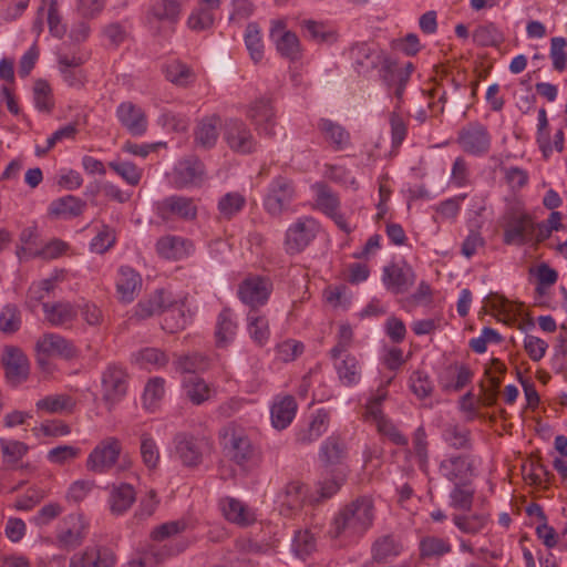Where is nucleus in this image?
I'll list each match as a JSON object with an SVG mask.
<instances>
[{"label":"nucleus","mask_w":567,"mask_h":567,"mask_svg":"<svg viewBox=\"0 0 567 567\" xmlns=\"http://www.w3.org/2000/svg\"><path fill=\"white\" fill-rule=\"evenodd\" d=\"M334 369L340 382L346 386H354L361 380L362 368L359 360L349 353L334 360Z\"/></svg>","instance_id":"nucleus-41"},{"label":"nucleus","mask_w":567,"mask_h":567,"mask_svg":"<svg viewBox=\"0 0 567 567\" xmlns=\"http://www.w3.org/2000/svg\"><path fill=\"white\" fill-rule=\"evenodd\" d=\"M140 453L143 464L148 470L157 468L161 460V453L156 441L148 433L141 435Z\"/></svg>","instance_id":"nucleus-60"},{"label":"nucleus","mask_w":567,"mask_h":567,"mask_svg":"<svg viewBox=\"0 0 567 567\" xmlns=\"http://www.w3.org/2000/svg\"><path fill=\"white\" fill-rule=\"evenodd\" d=\"M86 203L73 195H65L51 202L49 215L58 219H72L83 214Z\"/></svg>","instance_id":"nucleus-35"},{"label":"nucleus","mask_w":567,"mask_h":567,"mask_svg":"<svg viewBox=\"0 0 567 567\" xmlns=\"http://www.w3.org/2000/svg\"><path fill=\"white\" fill-rule=\"evenodd\" d=\"M472 373L466 367L450 368L440 378V384L445 390L458 391L471 382Z\"/></svg>","instance_id":"nucleus-54"},{"label":"nucleus","mask_w":567,"mask_h":567,"mask_svg":"<svg viewBox=\"0 0 567 567\" xmlns=\"http://www.w3.org/2000/svg\"><path fill=\"white\" fill-rule=\"evenodd\" d=\"M175 453L186 466H196L202 461V450L197 440L185 433L174 437Z\"/></svg>","instance_id":"nucleus-37"},{"label":"nucleus","mask_w":567,"mask_h":567,"mask_svg":"<svg viewBox=\"0 0 567 567\" xmlns=\"http://www.w3.org/2000/svg\"><path fill=\"white\" fill-rule=\"evenodd\" d=\"M87 530L89 523L82 514H70L58 526L55 534L56 546L65 550L76 548L85 539Z\"/></svg>","instance_id":"nucleus-8"},{"label":"nucleus","mask_w":567,"mask_h":567,"mask_svg":"<svg viewBox=\"0 0 567 567\" xmlns=\"http://www.w3.org/2000/svg\"><path fill=\"white\" fill-rule=\"evenodd\" d=\"M302 29L308 37L318 43H333L337 41V32L329 25L315 20H305Z\"/></svg>","instance_id":"nucleus-58"},{"label":"nucleus","mask_w":567,"mask_h":567,"mask_svg":"<svg viewBox=\"0 0 567 567\" xmlns=\"http://www.w3.org/2000/svg\"><path fill=\"white\" fill-rule=\"evenodd\" d=\"M109 167L131 186L138 185L142 179L143 169L131 162L115 159L109 163Z\"/></svg>","instance_id":"nucleus-63"},{"label":"nucleus","mask_w":567,"mask_h":567,"mask_svg":"<svg viewBox=\"0 0 567 567\" xmlns=\"http://www.w3.org/2000/svg\"><path fill=\"white\" fill-rule=\"evenodd\" d=\"M330 412L326 409L316 410L308 425L297 432V442L301 444H311L321 437L329 429Z\"/></svg>","instance_id":"nucleus-30"},{"label":"nucleus","mask_w":567,"mask_h":567,"mask_svg":"<svg viewBox=\"0 0 567 567\" xmlns=\"http://www.w3.org/2000/svg\"><path fill=\"white\" fill-rule=\"evenodd\" d=\"M126 388L125 371L118 365L110 364L102 374L103 399L114 404L125 395Z\"/></svg>","instance_id":"nucleus-22"},{"label":"nucleus","mask_w":567,"mask_h":567,"mask_svg":"<svg viewBox=\"0 0 567 567\" xmlns=\"http://www.w3.org/2000/svg\"><path fill=\"white\" fill-rule=\"evenodd\" d=\"M158 215L164 220L174 218L185 221L194 220L197 216V205L193 198L172 195L157 204Z\"/></svg>","instance_id":"nucleus-16"},{"label":"nucleus","mask_w":567,"mask_h":567,"mask_svg":"<svg viewBox=\"0 0 567 567\" xmlns=\"http://www.w3.org/2000/svg\"><path fill=\"white\" fill-rule=\"evenodd\" d=\"M185 396L195 405L208 401L215 393L214 388L198 374L185 375L182 380Z\"/></svg>","instance_id":"nucleus-36"},{"label":"nucleus","mask_w":567,"mask_h":567,"mask_svg":"<svg viewBox=\"0 0 567 567\" xmlns=\"http://www.w3.org/2000/svg\"><path fill=\"white\" fill-rule=\"evenodd\" d=\"M348 473L347 466L324 468L322 477L318 483L321 497L330 498L333 496L346 482Z\"/></svg>","instance_id":"nucleus-46"},{"label":"nucleus","mask_w":567,"mask_h":567,"mask_svg":"<svg viewBox=\"0 0 567 567\" xmlns=\"http://www.w3.org/2000/svg\"><path fill=\"white\" fill-rule=\"evenodd\" d=\"M413 455L419 468L423 473L429 472L430 456L427 450L426 432L423 426H419L413 435Z\"/></svg>","instance_id":"nucleus-62"},{"label":"nucleus","mask_w":567,"mask_h":567,"mask_svg":"<svg viewBox=\"0 0 567 567\" xmlns=\"http://www.w3.org/2000/svg\"><path fill=\"white\" fill-rule=\"evenodd\" d=\"M165 395V380L161 377L151 378L144 389V406L154 411Z\"/></svg>","instance_id":"nucleus-59"},{"label":"nucleus","mask_w":567,"mask_h":567,"mask_svg":"<svg viewBox=\"0 0 567 567\" xmlns=\"http://www.w3.org/2000/svg\"><path fill=\"white\" fill-rule=\"evenodd\" d=\"M136 501V492L128 483L113 484L110 487L107 504L114 515L125 514Z\"/></svg>","instance_id":"nucleus-31"},{"label":"nucleus","mask_w":567,"mask_h":567,"mask_svg":"<svg viewBox=\"0 0 567 567\" xmlns=\"http://www.w3.org/2000/svg\"><path fill=\"white\" fill-rule=\"evenodd\" d=\"M187 528L184 519L164 523L157 526L151 534L152 539L157 543L141 555L137 560L130 563V567H158L159 561L168 556L184 551L190 544L186 538L176 539L175 536Z\"/></svg>","instance_id":"nucleus-2"},{"label":"nucleus","mask_w":567,"mask_h":567,"mask_svg":"<svg viewBox=\"0 0 567 567\" xmlns=\"http://www.w3.org/2000/svg\"><path fill=\"white\" fill-rule=\"evenodd\" d=\"M415 279L413 268L405 260L391 262L382 269V284L393 295L408 292Z\"/></svg>","instance_id":"nucleus-11"},{"label":"nucleus","mask_w":567,"mask_h":567,"mask_svg":"<svg viewBox=\"0 0 567 567\" xmlns=\"http://www.w3.org/2000/svg\"><path fill=\"white\" fill-rule=\"evenodd\" d=\"M246 196L241 192L233 190L221 195L217 202L218 218L230 220L239 215L246 207Z\"/></svg>","instance_id":"nucleus-44"},{"label":"nucleus","mask_w":567,"mask_h":567,"mask_svg":"<svg viewBox=\"0 0 567 567\" xmlns=\"http://www.w3.org/2000/svg\"><path fill=\"white\" fill-rule=\"evenodd\" d=\"M78 308L69 301L43 303L45 320L54 327H69L78 317Z\"/></svg>","instance_id":"nucleus-34"},{"label":"nucleus","mask_w":567,"mask_h":567,"mask_svg":"<svg viewBox=\"0 0 567 567\" xmlns=\"http://www.w3.org/2000/svg\"><path fill=\"white\" fill-rule=\"evenodd\" d=\"M35 350L38 364L44 371L50 369L49 358L51 357L70 360L78 355V349L74 343L58 333H45L42 336L37 342Z\"/></svg>","instance_id":"nucleus-6"},{"label":"nucleus","mask_w":567,"mask_h":567,"mask_svg":"<svg viewBox=\"0 0 567 567\" xmlns=\"http://www.w3.org/2000/svg\"><path fill=\"white\" fill-rule=\"evenodd\" d=\"M349 56L352 61V66L359 74H367L374 70L380 61V52L372 45L365 42L357 43L350 48Z\"/></svg>","instance_id":"nucleus-28"},{"label":"nucleus","mask_w":567,"mask_h":567,"mask_svg":"<svg viewBox=\"0 0 567 567\" xmlns=\"http://www.w3.org/2000/svg\"><path fill=\"white\" fill-rule=\"evenodd\" d=\"M457 144L464 153L483 157L491 151L492 135L484 124L471 122L460 130Z\"/></svg>","instance_id":"nucleus-7"},{"label":"nucleus","mask_w":567,"mask_h":567,"mask_svg":"<svg viewBox=\"0 0 567 567\" xmlns=\"http://www.w3.org/2000/svg\"><path fill=\"white\" fill-rule=\"evenodd\" d=\"M321 230L320 223L311 216L298 217L285 233L284 248L288 255L302 252Z\"/></svg>","instance_id":"nucleus-3"},{"label":"nucleus","mask_w":567,"mask_h":567,"mask_svg":"<svg viewBox=\"0 0 567 567\" xmlns=\"http://www.w3.org/2000/svg\"><path fill=\"white\" fill-rule=\"evenodd\" d=\"M120 124L133 136H143L147 131V117L144 110L130 102H121L115 111Z\"/></svg>","instance_id":"nucleus-17"},{"label":"nucleus","mask_w":567,"mask_h":567,"mask_svg":"<svg viewBox=\"0 0 567 567\" xmlns=\"http://www.w3.org/2000/svg\"><path fill=\"white\" fill-rule=\"evenodd\" d=\"M452 549L449 540L435 536L424 537L420 543V553L424 558L441 557Z\"/></svg>","instance_id":"nucleus-64"},{"label":"nucleus","mask_w":567,"mask_h":567,"mask_svg":"<svg viewBox=\"0 0 567 567\" xmlns=\"http://www.w3.org/2000/svg\"><path fill=\"white\" fill-rule=\"evenodd\" d=\"M374 520V502L360 496L341 507L333 516L329 535L332 538L353 539L364 535Z\"/></svg>","instance_id":"nucleus-1"},{"label":"nucleus","mask_w":567,"mask_h":567,"mask_svg":"<svg viewBox=\"0 0 567 567\" xmlns=\"http://www.w3.org/2000/svg\"><path fill=\"white\" fill-rule=\"evenodd\" d=\"M184 0H162L153 4L146 13V20L152 25L156 22H176L181 16Z\"/></svg>","instance_id":"nucleus-42"},{"label":"nucleus","mask_w":567,"mask_h":567,"mask_svg":"<svg viewBox=\"0 0 567 567\" xmlns=\"http://www.w3.org/2000/svg\"><path fill=\"white\" fill-rule=\"evenodd\" d=\"M412 72L413 65L412 63H408L404 68L396 69L390 73L389 85L393 86V95L396 99L394 110L401 109L405 86Z\"/></svg>","instance_id":"nucleus-55"},{"label":"nucleus","mask_w":567,"mask_h":567,"mask_svg":"<svg viewBox=\"0 0 567 567\" xmlns=\"http://www.w3.org/2000/svg\"><path fill=\"white\" fill-rule=\"evenodd\" d=\"M247 330L249 337L259 346L267 343L270 337L268 319L257 310L250 309L247 313Z\"/></svg>","instance_id":"nucleus-52"},{"label":"nucleus","mask_w":567,"mask_h":567,"mask_svg":"<svg viewBox=\"0 0 567 567\" xmlns=\"http://www.w3.org/2000/svg\"><path fill=\"white\" fill-rule=\"evenodd\" d=\"M7 382L11 386L24 383L30 375V361L25 353L17 347H6L1 357Z\"/></svg>","instance_id":"nucleus-12"},{"label":"nucleus","mask_w":567,"mask_h":567,"mask_svg":"<svg viewBox=\"0 0 567 567\" xmlns=\"http://www.w3.org/2000/svg\"><path fill=\"white\" fill-rule=\"evenodd\" d=\"M19 241L20 244L17 247V257L20 260H29L38 257L40 244L37 226L23 228L19 235Z\"/></svg>","instance_id":"nucleus-51"},{"label":"nucleus","mask_w":567,"mask_h":567,"mask_svg":"<svg viewBox=\"0 0 567 567\" xmlns=\"http://www.w3.org/2000/svg\"><path fill=\"white\" fill-rule=\"evenodd\" d=\"M192 316L184 305H175L165 310L162 328L169 333L183 330L190 322Z\"/></svg>","instance_id":"nucleus-50"},{"label":"nucleus","mask_w":567,"mask_h":567,"mask_svg":"<svg viewBox=\"0 0 567 567\" xmlns=\"http://www.w3.org/2000/svg\"><path fill=\"white\" fill-rule=\"evenodd\" d=\"M86 58L81 54H64L58 55V71L63 82L73 89H81L86 83V74L81 69Z\"/></svg>","instance_id":"nucleus-18"},{"label":"nucleus","mask_w":567,"mask_h":567,"mask_svg":"<svg viewBox=\"0 0 567 567\" xmlns=\"http://www.w3.org/2000/svg\"><path fill=\"white\" fill-rule=\"evenodd\" d=\"M173 181L178 188L199 185L204 181L203 164L196 158L179 161L174 167Z\"/></svg>","instance_id":"nucleus-27"},{"label":"nucleus","mask_w":567,"mask_h":567,"mask_svg":"<svg viewBox=\"0 0 567 567\" xmlns=\"http://www.w3.org/2000/svg\"><path fill=\"white\" fill-rule=\"evenodd\" d=\"M219 124L220 117L215 114L203 117L195 130L196 144L205 148L213 147L219 135Z\"/></svg>","instance_id":"nucleus-45"},{"label":"nucleus","mask_w":567,"mask_h":567,"mask_svg":"<svg viewBox=\"0 0 567 567\" xmlns=\"http://www.w3.org/2000/svg\"><path fill=\"white\" fill-rule=\"evenodd\" d=\"M156 251L167 260H181L193 254L194 244L182 236L166 235L157 240Z\"/></svg>","instance_id":"nucleus-25"},{"label":"nucleus","mask_w":567,"mask_h":567,"mask_svg":"<svg viewBox=\"0 0 567 567\" xmlns=\"http://www.w3.org/2000/svg\"><path fill=\"white\" fill-rule=\"evenodd\" d=\"M295 198V187L290 179L279 176L271 181L264 198L266 212L278 217L286 212Z\"/></svg>","instance_id":"nucleus-9"},{"label":"nucleus","mask_w":567,"mask_h":567,"mask_svg":"<svg viewBox=\"0 0 567 567\" xmlns=\"http://www.w3.org/2000/svg\"><path fill=\"white\" fill-rule=\"evenodd\" d=\"M114 553L105 547H87L82 553L74 554L70 559V567H113Z\"/></svg>","instance_id":"nucleus-26"},{"label":"nucleus","mask_w":567,"mask_h":567,"mask_svg":"<svg viewBox=\"0 0 567 567\" xmlns=\"http://www.w3.org/2000/svg\"><path fill=\"white\" fill-rule=\"evenodd\" d=\"M63 278L64 272L61 270H55L51 274L50 277L33 282L28 290L27 306L31 309H34L39 302H41L45 297L54 291L58 284L61 282Z\"/></svg>","instance_id":"nucleus-40"},{"label":"nucleus","mask_w":567,"mask_h":567,"mask_svg":"<svg viewBox=\"0 0 567 567\" xmlns=\"http://www.w3.org/2000/svg\"><path fill=\"white\" fill-rule=\"evenodd\" d=\"M346 445L337 436L327 437L320 445L319 458L324 464V468L344 466L342 461L346 458Z\"/></svg>","instance_id":"nucleus-38"},{"label":"nucleus","mask_w":567,"mask_h":567,"mask_svg":"<svg viewBox=\"0 0 567 567\" xmlns=\"http://www.w3.org/2000/svg\"><path fill=\"white\" fill-rule=\"evenodd\" d=\"M163 72L167 81L176 86L187 87L196 81L195 71L178 59H171L163 65Z\"/></svg>","instance_id":"nucleus-39"},{"label":"nucleus","mask_w":567,"mask_h":567,"mask_svg":"<svg viewBox=\"0 0 567 567\" xmlns=\"http://www.w3.org/2000/svg\"><path fill=\"white\" fill-rule=\"evenodd\" d=\"M237 333V322L231 310L224 309L217 318L216 322V343L219 348L227 347L231 343Z\"/></svg>","instance_id":"nucleus-48"},{"label":"nucleus","mask_w":567,"mask_h":567,"mask_svg":"<svg viewBox=\"0 0 567 567\" xmlns=\"http://www.w3.org/2000/svg\"><path fill=\"white\" fill-rule=\"evenodd\" d=\"M0 449L2 451L3 462L10 467L21 461L29 452V446L17 440L0 439Z\"/></svg>","instance_id":"nucleus-61"},{"label":"nucleus","mask_w":567,"mask_h":567,"mask_svg":"<svg viewBox=\"0 0 567 567\" xmlns=\"http://www.w3.org/2000/svg\"><path fill=\"white\" fill-rule=\"evenodd\" d=\"M316 127L322 141L334 152L347 150L351 145V135L340 123L321 117Z\"/></svg>","instance_id":"nucleus-20"},{"label":"nucleus","mask_w":567,"mask_h":567,"mask_svg":"<svg viewBox=\"0 0 567 567\" xmlns=\"http://www.w3.org/2000/svg\"><path fill=\"white\" fill-rule=\"evenodd\" d=\"M225 141L229 148L238 154H251L258 150V142L247 124L237 118L226 122Z\"/></svg>","instance_id":"nucleus-13"},{"label":"nucleus","mask_w":567,"mask_h":567,"mask_svg":"<svg viewBox=\"0 0 567 567\" xmlns=\"http://www.w3.org/2000/svg\"><path fill=\"white\" fill-rule=\"evenodd\" d=\"M269 39L282 58L290 61L300 59L302 52L300 40L295 32L288 30L284 19L271 21Z\"/></svg>","instance_id":"nucleus-10"},{"label":"nucleus","mask_w":567,"mask_h":567,"mask_svg":"<svg viewBox=\"0 0 567 567\" xmlns=\"http://www.w3.org/2000/svg\"><path fill=\"white\" fill-rule=\"evenodd\" d=\"M532 219L526 216H518L509 220L503 235V241L506 245L523 246L530 244Z\"/></svg>","instance_id":"nucleus-33"},{"label":"nucleus","mask_w":567,"mask_h":567,"mask_svg":"<svg viewBox=\"0 0 567 567\" xmlns=\"http://www.w3.org/2000/svg\"><path fill=\"white\" fill-rule=\"evenodd\" d=\"M247 116L255 124L259 135L267 137L275 136L276 118L270 100L261 97L252 102Z\"/></svg>","instance_id":"nucleus-19"},{"label":"nucleus","mask_w":567,"mask_h":567,"mask_svg":"<svg viewBox=\"0 0 567 567\" xmlns=\"http://www.w3.org/2000/svg\"><path fill=\"white\" fill-rule=\"evenodd\" d=\"M403 551V545L393 536L379 538L372 547V556L377 563L391 560Z\"/></svg>","instance_id":"nucleus-53"},{"label":"nucleus","mask_w":567,"mask_h":567,"mask_svg":"<svg viewBox=\"0 0 567 567\" xmlns=\"http://www.w3.org/2000/svg\"><path fill=\"white\" fill-rule=\"evenodd\" d=\"M272 291V282L262 276H249L238 287V297L251 309L267 303Z\"/></svg>","instance_id":"nucleus-14"},{"label":"nucleus","mask_w":567,"mask_h":567,"mask_svg":"<svg viewBox=\"0 0 567 567\" xmlns=\"http://www.w3.org/2000/svg\"><path fill=\"white\" fill-rule=\"evenodd\" d=\"M309 502L308 487L300 482H290L279 496L280 514L287 517L295 516Z\"/></svg>","instance_id":"nucleus-24"},{"label":"nucleus","mask_w":567,"mask_h":567,"mask_svg":"<svg viewBox=\"0 0 567 567\" xmlns=\"http://www.w3.org/2000/svg\"><path fill=\"white\" fill-rule=\"evenodd\" d=\"M35 408L39 412L56 414L71 411L73 401L70 396L64 394L47 395L37 401Z\"/></svg>","instance_id":"nucleus-56"},{"label":"nucleus","mask_w":567,"mask_h":567,"mask_svg":"<svg viewBox=\"0 0 567 567\" xmlns=\"http://www.w3.org/2000/svg\"><path fill=\"white\" fill-rule=\"evenodd\" d=\"M439 474L451 484L473 482L476 476L475 457L468 453H447L439 463Z\"/></svg>","instance_id":"nucleus-5"},{"label":"nucleus","mask_w":567,"mask_h":567,"mask_svg":"<svg viewBox=\"0 0 567 567\" xmlns=\"http://www.w3.org/2000/svg\"><path fill=\"white\" fill-rule=\"evenodd\" d=\"M315 192V206L324 215L333 219L336 225L344 233H351L352 228L344 216L340 213V200L327 185L317 183L312 186Z\"/></svg>","instance_id":"nucleus-15"},{"label":"nucleus","mask_w":567,"mask_h":567,"mask_svg":"<svg viewBox=\"0 0 567 567\" xmlns=\"http://www.w3.org/2000/svg\"><path fill=\"white\" fill-rule=\"evenodd\" d=\"M166 302V292L164 290H157L148 299L140 301L137 303L135 315L140 319L148 318L165 310Z\"/></svg>","instance_id":"nucleus-57"},{"label":"nucleus","mask_w":567,"mask_h":567,"mask_svg":"<svg viewBox=\"0 0 567 567\" xmlns=\"http://www.w3.org/2000/svg\"><path fill=\"white\" fill-rule=\"evenodd\" d=\"M298 404L290 394H277L270 404L271 425L278 430L287 429L296 417Z\"/></svg>","instance_id":"nucleus-21"},{"label":"nucleus","mask_w":567,"mask_h":567,"mask_svg":"<svg viewBox=\"0 0 567 567\" xmlns=\"http://www.w3.org/2000/svg\"><path fill=\"white\" fill-rule=\"evenodd\" d=\"M219 509L226 520L240 527H247L257 519V514L254 508L231 496L220 498Z\"/></svg>","instance_id":"nucleus-23"},{"label":"nucleus","mask_w":567,"mask_h":567,"mask_svg":"<svg viewBox=\"0 0 567 567\" xmlns=\"http://www.w3.org/2000/svg\"><path fill=\"white\" fill-rule=\"evenodd\" d=\"M226 447L230 457L240 465L248 462L254 454L249 437L245 433L235 430L229 434Z\"/></svg>","instance_id":"nucleus-43"},{"label":"nucleus","mask_w":567,"mask_h":567,"mask_svg":"<svg viewBox=\"0 0 567 567\" xmlns=\"http://www.w3.org/2000/svg\"><path fill=\"white\" fill-rule=\"evenodd\" d=\"M452 522L461 533L475 536L487 529L492 519L489 513L482 509L475 513L470 511L463 514H454Z\"/></svg>","instance_id":"nucleus-29"},{"label":"nucleus","mask_w":567,"mask_h":567,"mask_svg":"<svg viewBox=\"0 0 567 567\" xmlns=\"http://www.w3.org/2000/svg\"><path fill=\"white\" fill-rule=\"evenodd\" d=\"M142 278L128 266L120 267L116 277V291L122 302H132L141 289Z\"/></svg>","instance_id":"nucleus-32"},{"label":"nucleus","mask_w":567,"mask_h":567,"mask_svg":"<svg viewBox=\"0 0 567 567\" xmlns=\"http://www.w3.org/2000/svg\"><path fill=\"white\" fill-rule=\"evenodd\" d=\"M133 360L140 368L153 371L166 367L169 358L157 348H144L133 354Z\"/></svg>","instance_id":"nucleus-49"},{"label":"nucleus","mask_w":567,"mask_h":567,"mask_svg":"<svg viewBox=\"0 0 567 567\" xmlns=\"http://www.w3.org/2000/svg\"><path fill=\"white\" fill-rule=\"evenodd\" d=\"M122 451L120 439L105 436L89 453L85 466L95 474H106L117 464Z\"/></svg>","instance_id":"nucleus-4"},{"label":"nucleus","mask_w":567,"mask_h":567,"mask_svg":"<svg viewBox=\"0 0 567 567\" xmlns=\"http://www.w3.org/2000/svg\"><path fill=\"white\" fill-rule=\"evenodd\" d=\"M475 496L472 482L453 484L449 493V506L455 511L470 512Z\"/></svg>","instance_id":"nucleus-47"}]
</instances>
